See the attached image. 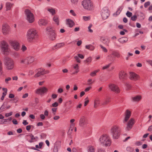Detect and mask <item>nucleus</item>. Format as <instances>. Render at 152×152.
Returning a JSON list of instances; mask_svg holds the SVG:
<instances>
[{"mask_svg":"<svg viewBox=\"0 0 152 152\" xmlns=\"http://www.w3.org/2000/svg\"><path fill=\"white\" fill-rule=\"evenodd\" d=\"M64 43L62 42L58 43L52 47L51 49L53 50H54L56 49H58L63 47L64 45Z\"/></svg>","mask_w":152,"mask_h":152,"instance_id":"b1692460","label":"nucleus"},{"mask_svg":"<svg viewBox=\"0 0 152 152\" xmlns=\"http://www.w3.org/2000/svg\"><path fill=\"white\" fill-rule=\"evenodd\" d=\"M128 41V38L126 37H123L119 38L118 41L120 43L123 44L126 43Z\"/></svg>","mask_w":152,"mask_h":152,"instance_id":"7c9ffc66","label":"nucleus"},{"mask_svg":"<svg viewBox=\"0 0 152 152\" xmlns=\"http://www.w3.org/2000/svg\"><path fill=\"white\" fill-rule=\"evenodd\" d=\"M110 132L112 135L113 138L117 139L120 137L121 133V129L118 125H115L111 127Z\"/></svg>","mask_w":152,"mask_h":152,"instance_id":"7ed1b4c3","label":"nucleus"},{"mask_svg":"<svg viewBox=\"0 0 152 152\" xmlns=\"http://www.w3.org/2000/svg\"><path fill=\"white\" fill-rule=\"evenodd\" d=\"M137 19V16L136 15H134L131 17V19L133 21H135Z\"/></svg>","mask_w":152,"mask_h":152,"instance_id":"e2e57ef3","label":"nucleus"},{"mask_svg":"<svg viewBox=\"0 0 152 152\" xmlns=\"http://www.w3.org/2000/svg\"><path fill=\"white\" fill-rule=\"evenodd\" d=\"M74 58L77 62L80 63V60L78 56H75Z\"/></svg>","mask_w":152,"mask_h":152,"instance_id":"6e6d98bb","label":"nucleus"},{"mask_svg":"<svg viewBox=\"0 0 152 152\" xmlns=\"http://www.w3.org/2000/svg\"><path fill=\"white\" fill-rule=\"evenodd\" d=\"M48 91V89L46 87H43L37 88L35 91V92L37 94L42 95L46 93Z\"/></svg>","mask_w":152,"mask_h":152,"instance_id":"f8f14e48","label":"nucleus"},{"mask_svg":"<svg viewBox=\"0 0 152 152\" xmlns=\"http://www.w3.org/2000/svg\"><path fill=\"white\" fill-rule=\"evenodd\" d=\"M100 47L102 49V50L105 53H107V50L106 49V48L103 46L102 45H99Z\"/></svg>","mask_w":152,"mask_h":152,"instance_id":"c03bdc74","label":"nucleus"},{"mask_svg":"<svg viewBox=\"0 0 152 152\" xmlns=\"http://www.w3.org/2000/svg\"><path fill=\"white\" fill-rule=\"evenodd\" d=\"M35 71L37 72L35 74L34 77L37 78L41 75H44V72L45 71V69L43 68H39L36 69Z\"/></svg>","mask_w":152,"mask_h":152,"instance_id":"f3484780","label":"nucleus"},{"mask_svg":"<svg viewBox=\"0 0 152 152\" xmlns=\"http://www.w3.org/2000/svg\"><path fill=\"white\" fill-rule=\"evenodd\" d=\"M23 52H25L26 51L27 49L26 47L24 45H23L22 46L21 48V49Z\"/></svg>","mask_w":152,"mask_h":152,"instance_id":"49530a36","label":"nucleus"},{"mask_svg":"<svg viewBox=\"0 0 152 152\" xmlns=\"http://www.w3.org/2000/svg\"><path fill=\"white\" fill-rule=\"evenodd\" d=\"M0 48L2 53L4 55H8L11 52L10 47L5 41L3 40L0 42Z\"/></svg>","mask_w":152,"mask_h":152,"instance_id":"20e7f679","label":"nucleus"},{"mask_svg":"<svg viewBox=\"0 0 152 152\" xmlns=\"http://www.w3.org/2000/svg\"><path fill=\"white\" fill-rule=\"evenodd\" d=\"M110 98L109 97H107L103 101L102 103V105H105L107 104L108 103L110 102Z\"/></svg>","mask_w":152,"mask_h":152,"instance_id":"473e14b6","label":"nucleus"},{"mask_svg":"<svg viewBox=\"0 0 152 152\" xmlns=\"http://www.w3.org/2000/svg\"><path fill=\"white\" fill-rule=\"evenodd\" d=\"M133 55V54L130 52H127L125 57V59L126 61L128 60L130 58V56Z\"/></svg>","mask_w":152,"mask_h":152,"instance_id":"ea45409f","label":"nucleus"},{"mask_svg":"<svg viewBox=\"0 0 152 152\" xmlns=\"http://www.w3.org/2000/svg\"><path fill=\"white\" fill-rule=\"evenodd\" d=\"M20 63L21 64H26V58H21L20 59Z\"/></svg>","mask_w":152,"mask_h":152,"instance_id":"c9c22d12","label":"nucleus"},{"mask_svg":"<svg viewBox=\"0 0 152 152\" xmlns=\"http://www.w3.org/2000/svg\"><path fill=\"white\" fill-rule=\"evenodd\" d=\"M71 2L75 4H76L77 3L79 0H70Z\"/></svg>","mask_w":152,"mask_h":152,"instance_id":"69168bd1","label":"nucleus"},{"mask_svg":"<svg viewBox=\"0 0 152 152\" xmlns=\"http://www.w3.org/2000/svg\"><path fill=\"white\" fill-rule=\"evenodd\" d=\"M46 30L48 32V34L54 32V30L51 26H48L46 28Z\"/></svg>","mask_w":152,"mask_h":152,"instance_id":"f704fd0d","label":"nucleus"},{"mask_svg":"<svg viewBox=\"0 0 152 152\" xmlns=\"http://www.w3.org/2000/svg\"><path fill=\"white\" fill-rule=\"evenodd\" d=\"M126 15L127 17H130L131 16H132V13L128 11L126 13Z\"/></svg>","mask_w":152,"mask_h":152,"instance_id":"680f3d73","label":"nucleus"},{"mask_svg":"<svg viewBox=\"0 0 152 152\" xmlns=\"http://www.w3.org/2000/svg\"><path fill=\"white\" fill-rule=\"evenodd\" d=\"M100 40L103 44L107 46H109L110 41L108 39L102 37L100 38Z\"/></svg>","mask_w":152,"mask_h":152,"instance_id":"393cba45","label":"nucleus"},{"mask_svg":"<svg viewBox=\"0 0 152 152\" xmlns=\"http://www.w3.org/2000/svg\"><path fill=\"white\" fill-rule=\"evenodd\" d=\"M100 143L103 146H110L111 142L110 138L109 135L107 134H103L100 136L99 139Z\"/></svg>","mask_w":152,"mask_h":152,"instance_id":"f257e3e1","label":"nucleus"},{"mask_svg":"<svg viewBox=\"0 0 152 152\" xmlns=\"http://www.w3.org/2000/svg\"><path fill=\"white\" fill-rule=\"evenodd\" d=\"M5 65L7 70H12L14 66V61L12 59L7 57L5 59Z\"/></svg>","mask_w":152,"mask_h":152,"instance_id":"0eeeda50","label":"nucleus"},{"mask_svg":"<svg viewBox=\"0 0 152 152\" xmlns=\"http://www.w3.org/2000/svg\"><path fill=\"white\" fill-rule=\"evenodd\" d=\"M88 99V97H86V99H85V100H86V101H85V103H84V106H86L87 104H88V103L89 102V100Z\"/></svg>","mask_w":152,"mask_h":152,"instance_id":"4d7b16f0","label":"nucleus"},{"mask_svg":"<svg viewBox=\"0 0 152 152\" xmlns=\"http://www.w3.org/2000/svg\"><path fill=\"white\" fill-rule=\"evenodd\" d=\"M110 64H109L106 65H105L102 67V69H105L108 68L110 66Z\"/></svg>","mask_w":152,"mask_h":152,"instance_id":"13d9d810","label":"nucleus"},{"mask_svg":"<svg viewBox=\"0 0 152 152\" xmlns=\"http://www.w3.org/2000/svg\"><path fill=\"white\" fill-rule=\"evenodd\" d=\"M24 14L25 19L28 23H31L34 21V15L30 10L26 9L24 11Z\"/></svg>","mask_w":152,"mask_h":152,"instance_id":"39448f33","label":"nucleus"},{"mask_svg":"<svg viewBox=\"0 0 152 152\" xmlns=\"http://www.w3.org/2000/svg\"><path fill=\"white\" fill-rule=\"evenodd\" d=\"M98 152H105V151L104 149L100 148L98 149Z\"/></svg>","mask_w":152,"mask_h":152,"instance_id":"052dcab7","label":"nucleus"},{"mask_svg":"<svg viewBox=\"0 0 152 152\" xmlns=\"http://www.w3.org/2000/svg\"><path fill=\"white\" fill-rule=\"evenodd\" d=\"M126 73L124 72L121 71L119 73V77L120 80H123L127 77Z\"/></svg>","mask_w":152,"mask_h":152,"instance_id":"412c9836","label":"nucleus"},{"mask_svg":"<svg viewBox=\"0 0 152 152\" xmlns=\"http://www.w3.org/2000/svg\"><path fill=\"white\" fill-rule=\"evenodd\" d=\"M86 48L91 50H93L94 49V47L91 45H89L86 46Z\"/></svg>","mask_w":152,"mask_h":152,"instance_id":"58836bf2","label":"nucleus"},{"mask_svg":"<svg viewBox=\"0 0 152 152\" xmlns=\"http://www.w3.org/2000/svg\"><path fill=\"white\" fill-rule=\"evenodd\" d=\"M131 111L129 110H126L124 113V118L123 121L124 123L125 124L127 122L131 116Z\"/></svg>","mask_w":152,"mask_h":152,"instance_id":"2eb2a0df","label":"nucleus"},{"mask_svg":"<svg viewBox=\"0 0 152 152\" xmlns=\"http://www.w3.org/2000/svg\"><path fill=\"white\" fill-rule=\"evenodd\" d=\"M99 69H97L96 70H95L92 72H91L90 74V75L92 77H94L96 75V74L97 72H99Z\"/></svg>","mask_w":152,"mask_h":152,"instance_id":"79ce46f5","label":"nucleus"},{"mask_svg":"<svg viewBox=\"0 0 152 152\" xmlns=\"http://www.w3.org/2000/svg\"><path fill=\"white\" fill-rule=\"evenodd\" d=\"M146 62L148 64L152 66V60H148L146 61Z\"/></svg>","mask_w":152,"mask_h":152,"instance_id":"0e129e2a","label":"nucleus"},{"mask_svg":"<svg viewBox=\"0 0 152 152\" xmlns=\"http://www.w3.org/2000/svg\"><path fill=\"white\" fill-rule=\"evenodd\" d=\"M40 117L42 120H44L45 119V115L43 114H40Z\"/></svg>","mask_w":152,"mask_h":152,"instance_id":"774afa93","label":"nucleus"},{"mask_svg":"<svg viewBox=\"0 0 152 152\" xmlns=\"http://www.w3.org/2000/svg\"><path fill=\"white\" fill-rule=\"evenodd\" d=\"M112 55L117 58H119L120 56V54L118 52L115 51H113L111 54L109 55L107 57V58L110 61H112L113 60V57Z\"/></svg>","mask_w":152,"mask_h":152,"instance_id":"4468645a","label":"nucleus"},{"mask_svg":"<svg viewBox=\"0 0 152 152\" xmlns=\"http://www.w3.org/2000/svg\"><path fill=\"white\" fill-rule=\"evenodd\" d=\"M53 20L57 25H59L60 19L58 15H54L53 18Z\"/></svg>","mask_w":152,"mask_h":152,"instance_id":"bb28decb","label":"nucleus"},{"mask_svg":"<svg viewBox=\"0 0 152 152\" xmlns=\"http://www.w3.org/2000/svg\"><path fill=\"white\" fill-rule=\"evenodd\" d=\"M110 89L112 91L116 93H119L120 89L118 86L113 83H110L109 85Z\"/></svg>","mask_w":152,"mask_h":152,"instance_id":"9b49d317","label":"nucleus"},{"mask_svg":"<svg viewBox=\"0 0 152 152\" xmlns=\"http://www.w3.org/2000/svg\"><path fill=\"white\" fill-rule=\"evenodd\" d=\"M83 20L85 21H87L90 19V16H83Z\"/></svg>","mask_w":152,"mask_h":152,"instance_id":"3c124183","label":"nucleus"},{"mask_svg":"<svg viewBox=\"0 0 152 152\" xmlns=\"http://www.w3.org/2000/svg\"><path fill=\"white\" fill-rule=\"evenodd\" d=\"M13 4L10 2H7L6 3V7L7 10H10L12 7Z\"/></svg>","mask_w":152,"mask_h":152,"instance_id":"4c0bfd02","label":"nucleus"},{"mask_svg":"<svg viewBox=\"0 0 152 152\" xmlns=\"http://www.w3.org/2000/svg\"><path fill=\"white\" fill-rule=\"evenodd\" d=\"M48 11L52 15H54L56 13V10L55 9L51 7H48L46 8Z\"/></svg>","mask_w":152,"mask_h":152,"instance_id":"c756f323","label":"nucleus"},{"mask_svg":"<svg viewBox=\"0 0 152 152\" xmlns=\"http://www.w3.org/2000/svg\"><path fill=\"white\" fill-rule=\"evenodd\" d=\"M70 13L72 15L74 16H76L77 15L75 13V11L73 10H71L69 11Z\"/></svg>","mask_w":152,"mask_h":152,"instance_id":"de8ad7c7","label":"nucleus"},{"mask_svg":"<svg viewBox=\"0 0 152 152\" xmlns=\"http://www.w3.org/2000/svg\"><path fill=\"white\" fill-rule=\"evenodd\" d=\"M74 124H72L70 125V127L68 132L69 134H70L72 133V132L74 128Z\"/></svg>","mask_w":152,"mask_h":152,"instance_id":"a19ab883","label":"nucleus"},{"mask_svg":"<svg viewBox=\"0 0 152 152\" xmlns=\"http://www.w3.org/2000/svg\"><path fill=\"white\" fill-rule=\"evenodd\" d=\"M2 89L4 91V92L3 93L2 95L5 96L7 94V89L6 88H3Z\"/></svg>","mask_w":152,"mask_h":152,"instance_id":"8fccbe9b","label":"nucleus"},{"mask_svg":"<svg viewBox=\"0 0 152 152\" xmlns=\"http://www.w3.org/2000/svg\"><path fill=\"white\" fill-rule=\"evenodd\" d=\"M81 4L83 8L87 10H92L94 8L93 3L91 0H83L81 2Z\"/></svg>","mask_w":152,"mask_h":152,"instance_id":"423d86ee","label":"nucleus"},{"mask_svg":"<svg viewBox=\"0 0 152 152\" xmlns=\"http://www.w3.org/2000/svg\"><path fill=\"white\" fill-rule=\"evenodd\" d=\"M35 71L37 72L35 74L34 77L37 78L41 75H44V72L45 71V69L43 68H39L36 69Z\"/></svg>","mask_w":152,"mask_h":152,"instance_id":"a211bd4d","label":"nucleus"},{"mask_svg":"<svg viewBox=\"0 0 152 152\" xmlns=\"http://www.w3.org/2000/svg\"><path fill=\"white\" fill-rule=\"evenodd\" d=\"M92 60V58L91 57H89L85 61L87 63H90Z\"/></svg>","mask_w":152,"mask_h":152,"instance_id":"864d4df0","label":"nucleus"},{"mask_svg":"<svg viewBox=\"0 0 152 152\" xmlns=\"http://www.w3.org/2000/svg\"><path fill=\"white\" fill-rule=\"evenodd\" d=\"M49 38L52 40H54L56 38V34L54 32L52 33L49 34Z\"/></svg>","mask_w":152,"mask_h":152,"instance_id":"2f4dec72","label":"nucleus"},{"mask_svg":"<svg viewBox=\"0 0 152 152\" xmlns=\"http://www.w3.org/2000/svg\"><path fill=\"white\" fill-rule=\"evenodd\" d=\"M11 80V78L10 77H8L5 79V82L6 83H8V82Z\"/></svg>","mask_w":152,"mask_h":152,"instance_id":"338daca9","label":"nucleus"},{"mask_svg":"<svg viewBox=\"0 0 152 152\" xmlns=\"http://www.w3.org/2000/svg\"><path fill=\"white\" fill-rule=\"evenodd\" d=\"M37 37V31L34 28H31L28 29L26 34V37L28 42H32L33 40H35Z\"/></svg>","mask_w":152,"mask_h":152,"instance_id":"f03ea898","label":"nucleus"},{"mask_svg":"<svg viewBox=\"0 0 152 152\" xmlns=\"http://www.w3.org/2000/svg\"><path fill=\"white\" fill-rule=\"evenodd\" d=\"M142 99V96L141 95H137L132 96L131 98V101L134 102H139Z\"/></svg>","mask_w":152,"mask_h":152,"instance_id":"dca6fc26","label":"nucleus"},{"mask_svg":"<svg viewBox=\"0 0 152 152\" xmlns=\"http://www.w3.org/2000/svg\"><path fill=\"white\" fill-rule=\"evenodd\" d=\"M87 150L88 152H95L96 149L94 146L89 145L87 148Z\"/></svg>","mask_w":152,"mask_h":152,"instance_id":"c85d7f7f","label":"nucleus"},{"mask_svg":"<svg viewBox=\"0 0 152 152\" xmlns=\"http://www.w3.org/2000/svg\"><path fill=\"white\" fill-rule=\"evenodd\" d=\"M101 15L103 19L105 20L108 18L109 15V13L107 7H104L102 10Z\"/></svg>","mask_w":152,"mask_h":152,"instance_id":"9d476101","label":"nucleus"},{"mask_svg":"<svg viewBox=\"0 0 152 152\" xmlns=\"http://www.w3.org/2000/svg\"><path fill=\"white\" fill-rule=\"evenodd\" d=\"M86 124V118L85 116H81L79 120V125L81 127H83Z\"/></svg>","mask_w":152,"mask_h":152,"instance_id":"aec40b11","label":"nucleus"},{"mask_svg":"<svg viewBox=\"0 0 152 152\" xmlns=\"http://www.w3.org/2000/svg\"><path fill=\"white\" fill-rule=\"evenodd\" d=\"M10 31V27L8 24L6 23H4L2 24L1 31L4 35L9 34Z\"/></svg>","mask_w":152,"mask_h":152,"instance_id":"6e6552de","label":"nucleus"},{"mask_svg":"<svg viewBox=\"0 0 152 152\" xmlns=\"http://www.w3.org/2000/svg\"><path fill=\"white\" fill-rule=\"evenodd\" d=\"M47 20L44 19H41L38 21V23L39 26H45L48 23Z\"/></svg>","mask_w":152,"mask_h":152,"instance_id":"5701e85b","label":"nucleus"},{"mask_svg":"<svg viewBox=\"0 0 152 152\" xmlns=\"http://www.w3.org/2000/svg\"><path fill=\"white\" fill-rule=\"evenodd\" d=\"M66 24L70 28L72 27L75 25V23L74 21L70 19H67L66 20Z\"/></svg>","mask_w":152,"mask_h":152,"instance_id":"4be33fe9","label":"nucleus"},{"mask_svg":"<svg viewBox=\"0 0 152 152\" xmlns=\"http://www.w3.org/2000/svg\"><path fill=\"white\" fill-rule=\"evenodd\" d=\"M123 9V8L121 7H119L118 8V10L117 11L116 13H117V14H119L120 12Z\"/></svg>","mask_w":152,"mask_h":152,"instance_id":"bf43d9fd","label":"nucleus"},{"mask_svg":"<svg viewBox=\"0 0 152 152\" xmlns=\"http://www.w3.org/2000/svg\"><path fill=\"white\" fill-rule=\"evenodd\" d=\"M10 44L12 48L16 51H18L20 49V44L18 41L16 40L10 41Z\"/></svg>","mask_w":152,"mask_h":152,"instance_id":"1a4fd4ad","label":"nucleus"},{"mask_svg":"<svg viewBox=\"0 0 152 152\" xmlns=\"http://www.w3.org/2000/svg\"><path fill=\"white\" fill-rule=\"evenodd\" d=\"M27 136L30 139V140L29 141L30 142H34L36 139L35 138L32 134L27 135Z\"/></svg>","mask_w":152,"mask_h":152,"instance_id":"e433bc0d","label":"nucleus"},{"mask_svg":"<svg viewBox=\"0 0 152 152\" xmlns=\"http://www.w3.org/2000/svg\"><path fill=\"white\" fill-rule=\"evenodd\" d=\"M73 68L75 69V71L72 73V74H76L79 72V66L77 64L74 65L73 66Z\"/></svg>","mask_w":152,"mask_h":152,"instance_id":"72a5a7b5","label":"nucleus"},{"mask_svg":"<svg viewBox=\"0 0 152 152\" xmlns=\"http://www.w3.org/2000/svg\"><path fill=\"white\" fill-rule=\"evenodd\" d=\"M151 4V2L149 1H148L145 3L144 6L145 7L147 8L148 6H149Z\"/></svg>","mask_w":152,"mask_h":152,"instance_id":"5fc2aeb1","label":"nucleus"},{"mask_svg":"<svg viewBox=\"0 0 152 152\" xmlns=\"http://www.w3.org/2000/svg\"><path fill=\"white\" fill-rule=\"evenodd\" d=\"M34 60V57L30 56L26 57V65H28L33 63Z\"/></svg>","mask_w":152,"mask_h":152,"instance_id":"a878e982","label":"nucleus"},{"mask_svg":"<svg viewBox=\"0 0 152 152\" xmlns=\"http://www.w3.org/2000/svg\"><path fill=\"white\" fill-rule=\"evenodd\" d=\"M92 24H90L89 26L88 27V31L90 33H92L93 32V30L91 29V28L92 27Z\"/></svg>","mask_w":152,"mask_h":152,"instance_id":"09e8293b","label":"nucleus"},{"mask_svg":"<svg viewBox=\"0 0 152 152\" xmlns=\"http://www.w3.org/2000/svg\"><path fill=\"white\" fill-rule=\"evenodd\" d=\"M125 86L126 87V89L127 90H129L131 89V86L130 84L128 83H126L125 84Z\"/></svg>","mask_w":152,"mask_h":152,"instance_id":"603ef678","label":"nucleus"},{"mask_svg":"<svg viewBox=\"0 0 152 152\" xmlns=\"http://www.w3.org/2000/svg\"><path fill=\"white\" fill-rule=\"evenodd\" d=\"M140 77V76L135 72H131L129 73V78L131 80L136 81L139 80Z\"/></svg>","mask_w":152,"mask_h":152,"instance_id":"ddd939ff","label":"nucleus"},{"mask_svg":"<svg viewBox=\"0 0 152 152\" xmlns=\"http://www.w3.org/2000/svg\"><path fill=\"white\" fill-rule=\"evenodd\" d=\"M134 150V149L130 147H127L126 148V151L129 152H132Z\"/></svg>","mask_w":152,"mask_h":152,"instance_id":"a18cd8bd","label":"nucleus"},{"mask_svg":"<svg viewBox=\"0 0 152 152\" xmlns=\"http://www.w3.org/2000/svg\"><path fill=\"white\" fill-rule=\"evenodd\" d=\"M100 100L99 98H96L94 101V108H96L100 104Z\"/></svg>","mask_w":152,"mask_h":152,"instance_id":"cd10ccee","label":"nucleus"},{"mask_svg":"<svg viewBox=\"0 0 152 152\" xmlns=\"http://www.w3.org/2000/svg\"><path fill=\"white\" fill-rule=\"evenodd\" d=\"M3 73V65L1 61L0 60V76H1Z\"/></svg>","mask_w":152,"mask_h":152,"instance_id":"37998d69","label":"nucleus"},{"mask_svg":"<svg viewBox=\"0 0 152 152\" xmlns=\"http://www.w3.org/2000/svg\"><path fill=\"white\" fill-rule=\"evenodd\" d=\"M135 120L133 118H131L128 122L127 125L126 129L129 130L133 127L135 123Z\"/></svg>","mask_w":152,"mask_h":152,"instance_id":"6ab92c4d","label":"nucleus"}]
</instances>
